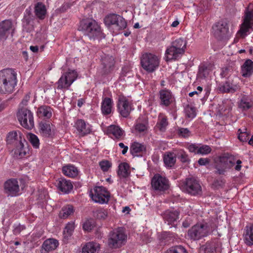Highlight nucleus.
Listing matches in <instances>:
<instances>
[{
    "label": "nucleus",
    "instance_id": "1",
    "mask_svg": "<svg viewBox=\"0 0 253 253\" xmlns=\"http://www.w3.org/2000/svg\"><path fill=\"white\" fill-rule=\"evenodd\" d=\"M17 74L11 69L0 71V93L12 92L17 84Z\"/></svg>",
    "mask_w": 253,
    "mask_h": 253
},
{
    "label": "nucleus",
    "instance_id": "2",
    "mask_svg": "<svg viewBox=\"0 0 253 253\" xmlns=\"http://www.w3.org/2000/svg\"><path fill=\"white\" fill-rule=\"evenodd\" d=\"M80 29L83 31L84 35L88 36L90 39L101 37V28L94 20L87 19L82 21Z\"/></svg>",
    "mask_w": 253,
    "mask_h": 253
},
{
    "label": "nucleus",
    "instance_id": "3",
    "mask_svg": "<svg viewBox=\"0 0 253 253\" xmlns=\"http://www.w3.org/2000/svg\"><path fill=\"white\" fill-rule=\"evenodd\" d=\"M127 235L123 228L119 227L114 230L110 234L108 245L112 248H118L125 244Z\"/></svg>",
    "mask_w": 253,
    "mask_h": 253
},
{
    "label": "nucleus",
    "instance_id": "4",
    "mask_svg": "<svg viewBox=\"0 0 253 253\" xmlns=\"http://www.w3.org/2000/svg\"><path fill=\"white\" fill-rule=\"evenodd\" d=\"M78 73L75 70L68 69L62 73L56 83L58 89L68 90L72 84L76 80Z\"/></svg>",
    "mask_w": 253,
    "mask_h": 253
},
{
    "label": "nucleus",
    "instance_id": "5",
    "mask_svg": "<svg viewBox=\"0 0 253 253\" xmlns=\"http://www.w3.org/2000/svg\"><path fill=\"white\" fill-rule=\"evenodd\" d=\"M211 231V228L207 223L197 224L189 230L188 236L192 240H198L208 236Z\"/></svg>",
    "mask_w": 253,
    "mask_h": 253
},
{
    "label": "nucleus",
    "instance_id": "6",
    "mask_svg": "<svg viewBox=\"0 0 253 253\" xmlns=\"http://www.w3.org/2000/svg\"><path fill=\"white\" fill-rule=\"evenodd\" d=\"M160 58L152 53L144 54L141 58L142 68L148 72H153L159 67Z\"/></svg>",
    "mask_w": 253,
    "mask_h": 253
},
{
    "label": "nucleus",
    "instance_id": "7",
    "mask_svg": "<svg viewBox=\"0 0 253 253\" xmlns=\"http://www.w3.org/2000/svg\"><path fill=\"white\" fill-rule=\"evenodd\" d=\"M104 23L109 28L114 29L118 31L126 27V22L125 19L119 15L111 14L104 19Z\"/></svg>",
    "mask_w": 253,
    "mask_h": 253
},
{
    "label": "nucleus",
    "instance_id": "8",
    "mask_svg": "<svg viewBox=\"0 0 253 253\" xmlns=\"http://www.w3.org/2000/svg\"><path fill=\"white\" fill-rule=\"evenodd\" d=\"M181 190L192 195H197L201 192L199 182L194 178H188L179 184Z\"/></svg>",
    "mask_w": 253,
    "mask_h": 253
},
{
    "label": "nucleus",
    "instance_id": "9",
    "mask_svg": "<svg viewBox=\"0 0 253 253\" xmlns=\"http://www.w3.org/2000/svg\"><path fill=\"white\" fill-rule=\"evenodd\" d=\"M90 196L95 203L102 204L108 203L110 198V194L105 187L96 186L90 191Z\"/></svg>",
    "mask_w": 253,
    "mask_h": 253
},
{
    "label": "nucleus",
    "instance_id": "10",
    "mask_svg": "<svg viewBox=\"0 0 253 253\" xmlns=\"http://www.w3.org/2000/svg\"><path fill=\"white\" fill-rule=\"evenodd\" d=\"M17 118L22 126L27 129H31L34 126V117L31 111L23 108L19 110Z\"/></svg>",
    "mask_w": 253,
    "mask_h": 253
},
{
    "label": "nucleus",
    "instance_id": "11",
    "mask_svg": "<svg viewBox=\"0 0 253 253\" xmlns=\"http://www.w3.org/2000/svg\"><path fill=\"white\" fill-rule=\"evenodd\" d=\"M235 164V159L232 156H222L219 158V161L216 165V172L223 174L227 169L231 168Z\"/></svg>",
    "mask_w": 253,
    "mask_h": 253
},
{
    "label": "nucleus",
    "instance_id": "12",
    "mask_svg": "<svg viewBox=\"0 0 253 253\" xmlns=\"http://www.w3.org/2000/svg\"><path fill=\"white\" fill-rule=\"evenodd\" d=\"M118 110L123 117H127L132 110V104L125 96L119 95L117 102Z\"/></svg>",
    "mask_w": 253,
    "mask_h": 253
},
{
    "label": "nucleus",
    "instance_id": "13",
    "mask_svg": "<svg viewBox=\"0 0 253 253\" xmlns=\"http://www.w3.org/2000/svg\"><path fill=\"white\" fill-rule=\"evenodd\" d=\"M221 251V245L216 239L208 241L202 246L200 253H220Z\"/></svg>",
    "mask_w": 253,
    "mask_h": 253
},
{
    "label": "nucleus",
    "instance_id": "14",
    "mask_svg": "<svg viewBox=\"0 0 253 253\" xmlns=\"http://www.w3.org/2000/svg\"><path fill=\"white\" fill-rule=\"evenodd\" d=\"M14 29L13 24L9 20H5L0 23V40L5 41L9 34L12 36Z\"/></svg>",
    "mask_w": 253,
    "mask_h": 253
},
{
    "label": "nucleus",
    "instance_id": "15",
    "mask_svg": "<svg viewBox=\"0 0 253 253\" xmlns=\"http://www.w3.org/2000/svg\"><path fill=\"white\" fill-rule=\"evenodd\" d=\"M152 187L157 190L165 191L169 187L168 180L165 177L160 174H156L153 177L151 181Z\"/></svg>",
    "mask_w": 253,
    "mask_h": 253
},
{
    "label": "nucleus",
    "instance_id": "16",
    "mask_svg": "<svg viewBox=\"0 0 253 253\" xmlns=\"http://www.w3.org/2000/svg\"><path fill=\"white\" fill-rule=\"evenodd\" d=\"M215 36L220 39L226 37L229 32L227 22L226 20H220L213 26Z\"/></svg>",
    "mask_w": 253,
    "mask_h": 253
},
{
    "label": "nucleus",
    "instance_id": "17",
    "mask_svg": "<svg viewBox=\"0 0 253 253\" xmlns=\"http://www.w3.org/2000/svg\"><path fill=\"white\" fill-rule=\"evenodd\" d=\"M160 105L163 107H168L174 101V97L170 90L161 89L159 93Z\"/></svg>",
    "mask_w": 253,
    "mask_h": 253
},
{
    "label": "nucleus",
    "instance_id": "18",
    "mask_svg": "<svg viewBox=\"0 0 253 253\" xmlns=\"http://www.w3.org/2000/svg\"><path fill=\"white\" fill-rule=\"evenodd\" d=\"M4 190L11 196H16L19 195L20 190L18 181L16 179H10L5 182Z\"/></svg>",
    "mask_w": 253,
    "mask_h": 253
},
{
    "label": "nucleus",
    "instance_id": "19",
    "mask_svg": "<svg viewBox=\"0 0 253 253\" xmlns=\"http://www.w3.org/2000/svg\"><path fill=\"white\" fill-rule=\"evenodd\" d=\"M6 141L7 144L13 147L23 142H25V139L22 137L21 132L17 131H10L7 134Z\"/></svg>",
    "mask_w": 253,
    "mask_h": 253
},
{
    "label": "nucleus",
    "instance_id": "20",
    "mask_svg": "<svg viewBox=\"0 0 253 253\" xmlns=\"http://www.w3.org/2000/svg\"><path fill=\"white\" fill-rule=\"evenodd\" d=\"M107 134L113 139L122 140L125 135L124 130L119 126L112 125L107 129Z\"/></svg>",
    "mask_w": 253,
    "mask_h": 253
},
{
    "label": "nucleus",
    "instance_id": "21",
    "mask_svg": "<svg viewBox=\"0 0 253 253\" xmlns=\"http://www.w3.org/2000/svg\"><path fill=\"white\" fill-rule=\"evenodd\" d=\"M39 130L41 135L44 137L51 138L55 134L53 126L47 122H41L39 124Z\"/></svg>",
    "mask_w": 253,
    "mask_h": 253
},
{
    "label": "nucleus",
    "instance_id": "22",
    "mask_svg": "<svg viewBox=\"0 0 253 253\" xmlns=\"http://www.w3.org/2000/svg\"><path fill=\"white\" fill-rule=\"evenodd\" d=\"M74 127L81 136L86 135L90 133L91 131L90 126L82 119L78 120L75 122Z\"/></svg>",
    "mask_w": 253,
    "mask_h": 253
},
{
    "label": "nucleus",
    "instance_id": "23",
    "mask_svg": "<svg viewBox=\"0 0 253 253\" xmlns=\"http://www.w3.org/2000/svg\"><path fill=\"white\" fill-rule=\"evenodd\" d=\"M182 50H178L173 46L168 47L165 52V59L167 61L170 60H175L179 58L183 54Z\"/></svg>",
    "mask_w": 253,
    "mask_h": 253
},
{
    "label": "nucleus",
    "instance_id": "24",
    "mask_svg": "<svg viewBox=\"0 0 253 253\" xmlns=\"http://www.w3.org/2000/svg\"><path fill=\"white\" fill-rule=\"evenodd\" d=\"M57 186L64 193H69L73 187L71 181L65 178H60L57 181Z\"/></svg>",
    "mask_w": 253,
    "mask_h": 253
},
{
    "label": "nucleus",
    "instance_id": "25",
    "mask_svg": "<svg viewBox=\"0 0 253 253\" xmlns=\"http://www.w3.org/2000/svg\"><path fill=\"white\" fill-rule=\"evenodd\" d=\"M179 212L176 211H166L164 214V219L166 222H167L169 225H173L174 226L175 222L178 218Z\"/></svg>",
    "mask_w": 253,
    "mask_h": 253
},
{
    "label": "nucleus",
    "instance_id": "26",
    "mask_svg": "<svg viewBox=\"0 0 253 253\" xmlns=\"http://www.w3.org/2000/svg\"><path fill=\"white\" fill-rule=\"evenodd\" d=\"M243 239L248 246L253 245V224L246 226L244 230Z\"/></svg>",
    "mask_w": 253,
    "mask_h": 253
},
{
    "label": "nucleus",
    "instance_id": "27",
    "mask_svg": "<svg viewBox=\"0 0 253 253\" xmlns=\"http://www.w3.org/2000/svg\"><path fill=\"white\" fill-rule=\"evenodd\" d=\"M24 143H26V141L23 142L14 147L13 150L14 157L17 159H22L26 156L28 149L25 146Z\"/></svg>",
    "mask_w": 253,
    "mask_h": 253
},
{
    "label": "nucleus",
    "instance_id": "28",
    "mask_svg": "<svg viewBox=\"0 0 253 253\" xmlns=\"http://www.w3.org/2000/svg\"><path fill=\"white\" fill-rule=\"evenodd\" d=\"M253 73V61L247 59L241 67V74L245 78L250 77Z\"/></svg>",
    "mask_w": 253,
    "mask_h": 253
},
{
    "label": "nucleus",
    "instance_id": "29",
    "mask_svg": "<svg viewBox=\"0 0 253 253\" xmlns=\"http://www.w3.org/2000/svg\"><path fill=\"white\" fill-rule=\"evenodd\" d=\"M253 30V25L244 21L240 25V30L237 32V36L244 38L248 35H249L251 31Z\"/></svg>",
    "mask_w": 253,
    "mask_h": 253
},
{
    "label": "nucleus",
    "instance_id": "30",
    "mask_svg": "<svg viewBox=\"0 0 253 253\" xmlns=\"http://www.w3.org/2000/svg\"><path fill=\"white\" fill-rule=\"evenodd\" d=\"M113 104L112 99L109 97H105L101 103V111L104 115H108L111 113Z\"/></svg>",
    "mask_w": 253,
    "mask_h": 253
},
{
    "label": "nucleus",
    "instance_id": "31",
    "mask_svg": "<svg viewBox=\"0 0 253 253\" xmlns=\"http://www.w3.org/2000/svg\"><path fill=\"white\" fill-rule=\"evenodd\" d=\"M37 113L39 117L49 119L52 116V109L49 106L43 105L38 108Z\"/></svg>",
    "mask_w": 253,
    "mask_h": 253
},
{
    "label": "nucleus",
    "instance_id": "32",
    "mask_svg": "<svg viewBox=\"0 0 253 253\" xmlns=\"http://www.w3.org/2000/svg\"><path fill=\"white\" fill-rule=\"evenodd\" d=\"M62 172L64 175L70 177H75L79 173L77 168L72 165L64 166L62 168Z\"/></svg>",
    "mask_w": 253,
    "mask_h": 253
},
{
    "label": "nucleus",
    "instance_id": "33",
    "mask_svg": "<svg viewBox=\"0 0 253 253\" xmlns=\"http://www.w3.org/2000/svg\"><path fill=\"white\" fill-rule=\"evenodd\" d=\"M99 245L94 242L86 243L82 249V253H96L99 250Z\"/></svg>",
    "mask_w": 253,
    "mask_h": 253
},
{
    "label": "nucleus",
    "instance_id": "34",
    "mask_svg": "<svg viewBox=\"0 0 253 253\" xmlns=\"http://www.w3.org/2000/svg\"><path fill=\"white\" fill-rule=\"evenodd\" d=\"M46 13L45 6L41 2H38L35 6V13L36 16L40 19H43Z\"/></svg>",
    "mask_w": 253,
    "mask_h": 253
},
{
    "label": "nucleus",
    "instance_id": "35",
    "mask_svg": "<svg viewBox=\"0 0 253 253\" xmlns=\"http://www.w3.org/2000/svg\"><path fill=\"white\" fill-rule=\"evenodd\" d=\"M218 89L219 91L222 93L233 92L238 89V86L233 85L229 82H226L224 83L219 84Z\"/></svg>",
    "mask_w": 253,
    "mask_h": 253
},
{
    "label": "nucleus",
    "instance_id": "36",
    "mask_svg": "<svg viewBox=\"0 0 253 253\" xmlns=\"http://www.w3.org/2000/svg\"><path fill=\"white\" fill-rule=\"evenodd\" d=\"M102 62L105 73H108L114 66V59L111 56L107 55L102 58Z\"/></svg>",
    "mask_w": 253,
    "mask_h": 253
},
{
    "label": "nucleus",
    "instance_id": "37",
    "mask_svg": "<svg viewBox=\"0 0 253 253\" xmlns=\"http://www.w3.org/2000/svg\"><path fill=\"white\" fill-rule=\"evenodd\" d=\"M74 229V222H69L66 224L63 232V239L65 242L67 241L71 237Z\"/></svg>",
    "mask_w": 253,
    "mask_h": 253
},
{
    "label": "nucleus",
    "instance_id": "38",
    "mask_svg": "<svg viewBox=\"0 0 253 253\" xmlns=\"http://www.w3.org/2000/svg\"><path fill=\"white\" fill-rule=\"evenodd\" d=\"M164 162L168 167H172L176 162V154L172 152H167L164 156Z\"/></svg>",
    "mask_w": 253,
    "mask_h": 253
},
{
    "label": "nucleus",
    "instance_id": "39",
    "mask_svg": "<svg viewBox=\"0 0 253 253\" xmlns=\"http://www.w3.org/2000/svg\"><path fill=\"white\" fill-rule=\"evenodd\" d=\"M58 245L57 240L53 239H49L45 240L42 244V248L46 252L55 250Z\"/></svg>",
    "mask_w": 253,
    "mask_h": 253
},
{
    "label": "nucleus",
    "instance_id": "40",
    "mask_svg": "<svg viewBox=\"0 0 253 253\" xmlns=\"http://www.w3.org/2000/svg\"><path fill=\"white\" fill-rule=\"evenodd\" d=\"M74 212V209L72 205H68L64 206L59 213V216L62 218H67Z\"/></svg>",
    "mask_w": 253,
    "mask_h": 253
},
{
    "label": "nucleus",
    "instance_id": "41",
    "mask_svg": "<svg viewBox=\"0 0 253 253\" xmlns=\"http://www.w3.org/2000/svg\"><path fill=\"white\" fill-rule=\"evenodd\" d=\"M129 166L126 163H123L120 164L118 174L122 177H126L129 174Z\"/></svg>",
    "mask_w": 253,
    "mask_h": 253
},
{
    "label": "nucleus",
    "instance_id": "42",
    "mask_svg": "<svg viewBox=\"0 0 253 253\" xmlns=\"http://www.w3.org/2000/svg\"><path fill=\"white\" fill-rule=\"evenodd\" d=\"M186 44L187 42L182 38L176 39L171 43L172 46L175 47L177 50L178 49L181 50L183 53L185 52Z\"/></svg>",
    "mask_w": 253,
    "mask_h": 253
},
{
    "label": "nucleus",
    "instance_id": "43",
    "mask_svg": "<svg viewBox=\"0 0 253 253\" xmlns=\"http://www.w3.org/2000/svg\"><path fill=\"white\" fill-rule=\"evenodd\" d=\"M145 150V147L138 142H134L132 143L130 148L131 154L133 156H136L137 153L142 152Z\"/></svg>",
    "mask_w": 253,
    "mask_h": 253
},
{
    "label": "nucleus",
    "instance_id": "44",
    "mask_svg": "<svg viewBox=\"0 0 253 253\" xmlns=\"http://www.w3.org/2000/svg\"><path fill=\"white\" fill-rule=\"evenodd\" d=\"M243 20L253 25V7L249 6L246 9Z\"/></svg>",
    "mask_w": 253,
    "mask_h": 253
},
{
    "label": "nucleus",
    "instance_id": "45",
    "mask_svg": "<svg viewBox=\"0 0 253 253\" xmlns=\"http://www.w3.org/2000/svg\"><path fill=\"white\" fill-rule=\"evenodd\" d=\"M168 125V122L167 118L163 115L159 116L157 124V126L158 129L161 131L164 132L166 130Z\"/></svg>",
    "mask_w": 253,
    "mask_h": 253
},
{
    "label": "nucleus",
    "instance_id": "46",
    "mask_svg": "<svg viewBox=\"0 0 253 253\" xmlns=\"http://www.w3.org/2000/svg\"><path fill=\"white\" fill-rule=\"evenodd\" d=\"M108 214L107 210L99 208L93 211V216L99 219H105Z\"/></svg>",
    "mask_w": 253,
    "mask_h": 253
},
{
    "label": "nucleus",
    "instance_id": "47",
    "mask_svg": "<svg viewBox=\"0 0 253 253\" xmlns=\"http://www.w3.org/2000/svg\"><path fill=\"white\" fill-rule=\"evenodd\" d=\"M251 107V104L247 96H243L239 103V107L243 110H248Z\"/></svg>",
    "mask_w": 253,
    "mask_h": 253
},
{
    "label": "nucleus",
    "instance_id": "48",
    "mask_svg": "<svg viewBox=\"0 0 253 253\" xmlns=\"http://www.w3.org/2000/svg\"><path fill=\"white\" fill-rule=\"evenodd\" d=\"M28 138L35 148L39 147L40 140L37 135L33 133H29L28 135Z\"/></svg>",
    "mask_w": 253,
    "mask_h": 253
},
{
    "label": "nucleus",
    "instance_id": "49",
    "mask_svg": "<svg viewBox=\"0 0 253 253\" xmlns=\"http://www.w3.org/2000/svg\"><path fill=\"white\" fill-rule=\"evenodd\" d=\"M185 113L186 116L191 119H193L196 117V110L195 107L187 105L185 108Z\"/></svg>",
    "mask_w": 253,
    "mask_h": 253
},
{
    "label": "nucleus",
    "instance_id": "50",
    "mask_svg": "<svg viewBox=\"0 0 253 253\" xmlns=\"http://www.w3.org/2000/svg\"><path fill=\"white\" fill-rule=\"evenodd\" d=\"M211 151V149L209 145H204L201 147H199L198 154L205 155L209 154Z\"/></svg>",
    "mask_w": 253,
    "mask_h": 253
},
{
    "label": "nucleus",
    "instance_id": "51",
    "mask_svg": "<svg viewBox=\"0 0 253 253\" xmlns=\"http://www.w3.org/2000/svg\"><path fill=\"white\" fill-rule=\"evenodd\" d=\"M238 132V138L241 141L245 142L249 140V134L246 131H242L241 129H239Z\"/></svg>",
    "mask_w": 253,
    "mask_h": 253
},
{
    "label": "nucleus",
    "instance_id": "52",
    "mask_svg": "<svg viewBox=\"0 0 253 253\" xmlns=\"http://www.w3.org/2000/svg\"><path fill=\"white\" fill-rule=\"evenodd\" d=\"M25 228L26 227L24 225L15 224L13 226V233L15 235H18L21 231L25 230Z\"/></svg>",
    "mask_w": 253,
    "mask_h": 253
},
{
    "label": "nucleus",
    "instance_id": "53",
    "mask_svg": "<svg viewBox=\"0 0 253 253\" xmlns=\"http://www.w3.org/2000/svg\"><path fill=\"white\" fill-rule=\"evenodd\" d=\"M99 166L104 171H107L111 167V163L108 161H102L100 162Z\"/></svg>",
    "mask_w": 253,
    "mask_h": 253
},
{
    "label": "nucleus",
    "instance_id": "54",
    "mask_svg": "<svg viewBox=\"0 0 253 253\" xmlns=\"http://www.w3.org/2000/svg\"><path fill=\"white\" fill-rule=\"evenodd\" d=\"M83 229L85 231H90L93 227L92 221L89 220H86L83 224Z\"/></svg>",
    "mask_w": 253,
    "mask_h": 253
},
{
    "label": "nucleus",
    "instance_id": "55",
    "mask_svg": "<svg viewBox=\"0 0 253 253\" xmlns=\"http://www.w3.org/2000/svg\"><path fill=\"white\" fill-rule=\"evenodd\" d=\"M135 129L138 132H144L147 129V125L145 123H137L135 125Z\"/></svg>",
    "mask_w": 253,
    "mask_h": 253
},
{
    "label": "nucleus",
    "instance_id": "56",
    "mask_svg": "<svg viewBox=\"0 0 253 253\" xmlns=\"http://www.w3.org/2000/svg\"><path fill=\"white\" fill-rule=\"evenodd\" d=\"M173 253H187L186 249L182 246H177L171 248Z\"/></svg>",
    "mask_w": 253,
    "mask_h": 253
},
{
    "label": "nucleus",
    "instance_id": "57",
    "mask_svg": "<svg viewBox=\"0 0 253 253\" xmlns=\"http://www.w3.org/2000/svg\"><path fill=\"white\" fill-rule=\"evenodd\" d=\"M199 76L201 77L206 78L208 74L207 68L205 66H201L199 69Z\"/></svg>",
    "mask_w": 253,
    "mask_h": 253
},
{
    "label": "nucleus",
    "instance_id": "58",
    "mask_svg": "<svg viewBox=\"0 0 253 253\" xmlns=\"http://www.w3.org/2000/svg\"><path fill=\"white\" fill-rule=\"evenodd\" d=\"M188 149L190 152L198 154L199 147L195 144H191L188 146Z\"/></svg>",
    "mask_w": 253,
    "mask_h": 253
},
{
    "label": "nucleus",
    "instance_id": "59",
    "mask_svg": "<svg viewBox=\"0 0 253 253\" xmlns=\"http://www.w3.org/2000/svg\"><path fill=\"white\" fill-rule=\"evenodd\" d=\"M31 14V7H29L27 8L25 12V16L24 19L27 21L28 23H29L30 20L31 19L30 15Z\"/></svg>",
    "mask_w": 253,
    "mask_h": 253
},
{
    "label": "nucleus",
    "instance_id": "60",
    "mask_svg": "<svg viewBox=\"0 0 253 253\" xmlns=\"http://www.w3.org/2000/svg\"><path fill=\"white\" fill-rule=\"evenodd\" d=\"M179 133L181 136L187 137L190 135V131L187 128H181L179 129Z\"/></svg>",
    "mask_w": 253,
    "mask_h": 253
},
{
    "label": "nucleus",
    "instance_id": "61",
    "mask_svg": "<svg viewBox=\"0 0 253 253\" xmlns=\"http://www.w3.org/2000/svg\"><path fill=\"white\" fill-rule=\"evenodd\" d=\"M179 159H180V161L181 162L184 163L187 162L189 160L187 155L185 154V153H184V152H180L179 155Z\"/></svg>",
    "mask_w": 253,
    "mask_h": 253
},
{
    "label": "nucleus",
    "instance_id": "62",
    "mask_svg": "<svg viewBox=\"0 0 253 253\" xmlns=\"http://www.w3.org/2000/svg\"><path fill=\"white\" fill-rule=\"evenodd\" d=\"M210 160L208 158H200L199 159L198 162L201 166H206L210 163Z\"/></svg>",
    "mask_w": 253,
    "mask_h": 253
},
{
    "label": "nucleus",
    "instance_id": "63",
    "mask_svg": "<svg viewBox=\"0 0 253 253\" xmlns=\"http://www.w3.org/2000/svg\"><path fill=\"white\" fill-rule=\"evenodd\" d=\"M169 233L164 232L162 234L161 239L164 240V243L166 244L169 241Z\"/></svg>",
    "mask_w": 253,
    "mask_h": 253
},
{
    "label": "nucleus",
    "instance_id": "64",
    "mask_svg": "<svg viewBox=\"0 0 253 253\" xmlns=\"http://www.w3.org/2000/svg\"><path fill=\"white\" fill-rule=\"evenodd\" d=\"M119 146L121 148H123V150L122 151V154L125 155L128 150V147L127 146L125 145L122 142L119 143Z\"/></svg>",
    "mask_w": 253,
    "mask_h": 253
}]
</instances>
